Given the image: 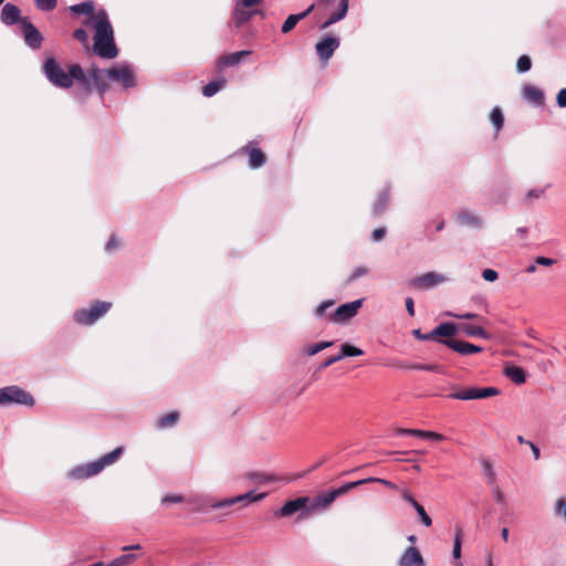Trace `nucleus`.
<instances>
[{"instance_id": "nucleus-1", "label": "nucleus", "mask_w": 566, "mask_h": 566, "mask_svg": "<svg viewBox=\"0 0 566 566\" xmlns=\"http://www.w3.org/2000/svg\"><path fill=\"white\" fill-rule=\"evenodd\" d=\"M70 10L75 14L88 15L85 24L95 31L94 53L102 59H115L118 55V50L114 41V31L107 12L102 9L94 13L93 1L73 4L70 7Z\"/></svg>"}, {"instance_id": "nucleus-2", "label": "nucleus", "mask_w": 566, "mask_h": 566, "mask_svg": "<svg viewBox=\"0 0 566 566\" xmlns=\"http://www.w3.org/2000/svg\"><path fill=\"white\" fill-rule=\"evenodd\" d=\"M43 73L53 85L61 88L71 87L74 80L84 88L90 87L86 74L78 64H72L69 72H65L54 57H49L43 64Z\"/></svg>"}, {"instance_id": "nucleus-3", "label": "nucleus", "mask_w": 566, "mask_h": 566, "mask_svg": "<svg viewBox=\"0 0 566 566\" xmlns=\"http://www.w3.org/2000/svg\"><path fill=\"white\" fill-rule=\"evenodd\" d=\"M123 453V448L118 447L113 451L102 455L95 461L77 465L69 472V476L74 480H84L102 472L107 465L115 463Z\"/></svg>"}, {"instance_id": "nucleus-4", "label": "nucleus", "mask_w": 566, "mask_h": 566, "mask_svg": "<svg viewBox=\"0 0 566 566\" xmlns=\"http://www.w3.org/2000/svg\"><path fill=\"white\" fill-rule=\"evenodd\" d=\"M265 497V493L254 494V492H248L244 494H240L233 497H228L219 501H205L200 505L199 510L202 512H208L209 510H223L231 507L234 504L243 503V502H258Z\"/></svg>"}, {"instance_id": "nucleus-5", "label": "nucleus", "mask_w": 566, "mask_h": 566, "mask_svg": "<svg viewBox=\"0 0 566 566\" xmlns=\"http://www.w3.org/2000/svg\"><path fill=\"white\" fill-rule=\"evenodd\" d=\"M111 307V302L96 301L87 308L77 310L74 313V321L80 325H93L103 317Z\"/></svg>"}, {"instance_id": "nucleus-6", "label": "nucleus", "mask_w": 566, "mask_h": 566, "mask_svg": "<svg viewBox=\"0 0 566 566\" xmlns=\"http://www.w3.org/2000/svg\"><path fill=\"white\" fill-rule=\"evenodd\" d=\"M23 405L32 407L33 397L18 386H7L0 388V406Z\"/></svg>"}, {"instance_id": "nucleus-7", "label": "nucleus", "mask_w": 566, "mask_h": 566, "mask_svg": "<svg viewBox=\"0 0 566 566\" xmlns=\"http://www.w3.org/2000/svg\"><path fill=\"white\" fill-rule=\"evenodd\" d=\"M105 75L108 81L116 82L124 88H130L135 86V76L133 70L126 63L106 69Z\"/></svg>"}, {"instance_id": "nucleus-8", "label": "nucleus", "mask_w": 566, "mask_h": 566, "mask_svg": "<svg viewBox=\"0 0 566 566\" xmlns=\"http://www.w3.org/2000/svg\"><path fill=\"white\" fill-rule=\"evenodd\" d=\"M448 281V276L438 272H427L424 274L412 277L409 285L416 290L426 291L433 289Z\"/></svg>"}, {"instance_id": "nucleus-9", "label": "nucleus", "mask_w": 566, "mask_h": 566, "mask_svg": "<svg viewBox=\"0 0 566 566\" xmlns=\"http://www.w3.org/2000/svg\"><path fill=\"white\" fill-rule=\"evenodd\" d=\"M20 31L25 44L30 49L38 50L41 48L43 36L28 17H23L22 20L20 21Z\"/></svg>"}, {"instance_id": "nucleus-10", "label": "nucleus", "mask_w": 566, "mask_h": 566, "mask_svg": "<svg viewBox=\"0 0 566 566\" xmlns=\"http://www.w3.org/2000/svg\"><path fill=\"white\" fill-rule=\"evenodd\" d=\"M363 305V300H355L338 306L334 312L327 315L329 322L346 323L356 316L358 310Z\"/></svg>"}, {"instance_id": "nucleus-11", "label": "nucleus", "mask_w": 566, "mask_h": 566, "mask_svg": "<svg viewBox=\"0 0 566 566\" xmlns=\"http://www.w3.org/2000/svg\"><path fill=\"white\" fill-rule=\"evenodd\" d=\"M260 14L261 17H264V13L262 10L258 9L254 6H244L243 1L238 0L232 13V21L235 28H241L244 23L250 21V19L255 15Z\"/></svg>"}, {"instance_id": "nucleus-12", "label": "nucleus", "mask_w": 566, "mask_h": 566, "mask_svg": "<svg viewBox=\"0 0 566 566\" xmlns=\"http://www.w3.org/2000/svg\"><path fill=\"white\" fill-rule=\"evenodd\" d=\"M340 41L337 36L326 34L315 45V50L321 61L326 63L338 49Z\"/></svg>"}, {"instance_id": "nucleus-13", "label": "nucleus", "mask_w": 566, "mask_h": 566, "mask_svg": "<svg viewBox=\"0 0 566 566\" xmlns=\"http://www.w3.org/2000/svg\"><path fill=\"white\" fill-rule=\"evenodd\" d=\"M440 343L461 355L478 354L483 350L480 346L462 340L440 339Z\"/></svg>"}, {"instance_id": "nucleus-14", "label": "nucleus", "mask_w": 566, "mask_h": 566, "mask_svg": "<svg viewBox=\"0 0 566 566\" xmlns=\"http://www.w3.org/2000/svg\"><path fill=\"white\" fill-rule=\"evenodd\" d=\"M86 77H87L88 81H92L94 83V85L97 88L101 97L108 90V85L106 83L107 77L105 75V70H101L97 66H92L88 70ZM88 84L91 85V82H88ZM90 88H91V86L87 90H90Z\"/></svg>"}, {"instance_id": "nucleus-15", "label": "nucleus", "mask_w": 566, "mask_h": 566, "mask_svg": "<svg viewBox=\"0 0 566 566\" xmlns=\"http://www.w3.org/2000/svg\"><path fill=\"white\" fill-rule=\"evenodd\" d=\"M308 497H297L295 500L287 501L276 513L280 516H291L298 511H303L304 513H308L306 504L308 503Z\"/></svg>"}, {"instance_id": "nucleus-16", "label": "nucleus", "mask_w": 566, "mask_h": 566, "mask_svg": "<svg viewBox=\"0 0 566 566\" xmlns=\"http://www.w3.org/2000/svg\"><path fill=\"white\" fill-rule=\"evenodd\" d=\"M0 19L6 25H13L15 23L20 24V21L22 20L21 11L15 4L6 3L2 7Z\"/></svg>"}, {"instance_id": "nucleus-17", "label": "nucleus", "mask_w": 566, "mask_h": 566, "mask_svg": "<svg viewBox=\"0 0 566 566\" xmlns=\"http://www.w3.org/2000/svg\"><path fill=\"white\" fill-rule=\"evenodd\" d=\"M523 98L535 106H543L545 96L542 90L534 85H525L523 87Z\"/></svg>"}, {"instance_id": "nucleus-18", "label": "nucleus", "mask_w": 566, "mask_h": 566, "mask_svg": "<svg viewBox=\"0 0 566 566\" xmlns=\"http://www.w3.org/2000/svg\"><path fill=\"white\" fill-rule=\"evenodd\" d=\"M423 557L418 548L408 547L399 558V566H417L422 564Z\"/></svg>"}, {"instance_id": "nucleus-19", "label": "nucleus", "mask_w": 566, "mask_h": 566, "mask_svg": "<svg viewBox=\"0 0 566 566\" xmlns=\"http://www.w3.org/2000/svg\"><path fill=\"white\" fill-rule=\"evenodd\" d=\"M335 500H336L335 493L332 490H329L327 492L319 493L317 496H315L312 500L310 506L307 507V511L326 509Z\"/></svg>"}, {"instance_id": "nucleus-20", "label": "nucleus", "mask_w": 566, "mask_h": 566, "mask_svg": "<svg viewBox=\"0 0 566 566\" xmlns=\"http://www.w3.org/2000/svg\"><path fill=\"white\" fill-rule=\"evenodd\" d=\"M252 52L250 50L237 51L231 54L222 55L218 60V64L220 67H229L238 65L243 56L250 55Z\"/></svg>"}, {"instance_id": "nucleus-21", "label": "nucleus", "mask_w": 566, "mask_h": 566, "mask_svg": "<svg viewBox=\"0 0 566 566\" xmlns=\"http://www.w3.org/2000/svg\"><path fill=\"white\" fill-rule=\"evenodd\" d=\"M348 11V0H339L338 8L335 12L331 13L327 20L321 25V29H327L332 24L344 19Z\"/></svg>"}, {"instance_id": "nucleus-22", "label": "nucleus", "mask_w": 566, "mask_h": 566, "mask_svg": "<svg viewBox=\"0 0 566 566\" xmlns=\"http://www.w3.org/2000/svg\"><path fill=\"white\" fill-rule=\"evenodd\" d=\"M457 221L461 226H468L472 228H481L483 224L482 219L469 210L460 211L457 216Z\"/></svg>"}, {"instance_id": "nucleus-23", "label": "nucleus", "mask_w": 566, "mask_h": 566, "mask_svg": "<svg viewBox=\"0 0 566 566\" xmlns=\"http://www.w3.org/2000/svg\"><path fill=\"white\" fill-rule=\"evenodd\" d=\"M314 9V4H311L305 11L298 13V14H291L286 18V20L283 22L281 31L282 33H289L292 31L298 21L307 17L312 10Z\"/></svg>"}, {"instance_id": "nucleus-24", "label": "nucleus", "mask_w": 566, "mask_h": 566, "mask_svg": "<svg viewBox=\"0 0 566 566\" xmlns=\"http://www.w3.org/2000/svg\"><path fill=\"white\" fill-rule=\"evenodd\" d=\"M457 332L458 326L451 322L441 323L436 328H433V334H436L438 342L441 339L439 337H452L457 334Z\"/></svg>"}, {"instance_id": "nucleus-25", "label": "nucleus", "mask_w": 566, "mask_h": 566, "mask_svg": "<svg viewBox=\"0 0 566 566\" xmlns=\"http://www.w3.org/2000/svg\"><path fill=\"white\" fill-rule=\"evenodd\" d=\"M506 377H509L513 382L521 385L525 382L526 376L525 371L517 366H507L504 370Z\"/></svg>"}, {"instance_id": "nucleus-26", "label": "nucleus", "mask_w": 566, "mask_h": 566, "mask_svg": "<svg viewBox=\"0 0 566 566\" xmlns=\"http://www.w3.org/2000/svg\"><path fill=\"white\" fill-rule=\"evenodd\" d=\"M389 203V191L387 189L382 190L378 198L376 199L373 206V213L375 216H380L388 207Z\"/></svg>"}, {"instance_id": "nucleus-27", "label": "nucleus", "mask_w": 566, "mask_h": 566, "mask_svg": "<svg viewBox=\"0 0 566 566\" xmlns=\"http://www.w3.org/2000/svg\"><path fill=\"white\" fill-rule=\"evenodd\" d=\"M265 163V156L259 148L249 149V166L252 169H256L263 166Z\"/></svg>"}, {"instance_id": "nucleus-28", "label": "nucleus", "mask_w": 566, "mask_h": 566, "mask_svg": "<svg viewBox=\"0 0 566 566\" xmlns=\"http://www.w3.org/2000/svg\"><path fill=\"white\" fill-rule=\"evenodd\" d=\"M178 420H179V413L177 411L168 412L157 420V428L166 429L169 427H174V426H176Z\"/></svg>"}, {"instance_id": "nucleus-29", "label": "nucleus", "mask_w": 566, "mask_h": 566, "mask_svg": "<svg viewBox=\"0 0 566 566\" xmlns=\"http://www.w3.org/2000/svg\"><path fill=\"white\" fill-rule=\"evenodd\" d=\"M462 331L465 335H468L470 337H481L484 339L490 338L489 333L484 328L476 326V325L464 324L462 326Z\"/></svg>"}, {"instance_id": "nucleus-30", "label": "nucleus", "mask_w": 566, "mask_h": 566, "mask_svg": "<svg viewBox=\"0 0 566 566\" xmlns=\"http://www.w3.org/2000/svg\"><path fill=\"white\" fill-rule=\"evenodd\" d=\"M224 85H226L224 78H219V80L212 81L209 84H207L206 86H203L202 93L205 96L211 97L214 94H217L220 90H222L224 87Z\"/></svg>"}, {"instance_id": "nucleus-31", "label": "nucleus", "mask_w": 566, "mask_h": 566, "mask_svg": "<svg viewBox=\"0 0 566 566\" xmlns=\"http://www.w3.org/2000/svg\"><path fill=\"white\" fill-rule=\"evenodd\" d=\"M490 120L493 124L496 133L501 130L504 124V115L500 107H494L490 114Z\"/></svg>"}, {"instance_id": "nucleus-32", "label": "nucleus", "mask_w": 566, "mask_h": 566, "mask_svg": "<svg viewBox=\"0 0 566 566\" xmlns=\"http://www.w3.org/2000/svg\"><path fill=\"white\" fill-rule=\"evenodd\" d=\"M499 390L495 387L476 388L473 387V399H485L496 396Z\"/></svg>"}, {"instance_id": "nucleus-33", "label": "nucleus", "mask_w": 566, "mask_h": 566, "mask_svg": "<svg viewBox=\"0 0 566 566\" xmlns=\"http://www.w3.org/2000/svg\"><path fill=\"white\" fill-rule=\"evenodd\" d=\"M363 484H366L365 479H361L358 481H353V482H347L337 489H333L332 491L335 493V497H338V496L347 493L348 491L353 490L354 488H357Z\"/></svg>"}, {"instance_id": "nucleus-34", "label": "nucleus", "mask_w": 566, "mask_h": 566, "mask_svg": "<svg viewBox=\"0 0 566 566\" xmlns=\"http://www.w3.org/2000/svg\"><path fill=\"white\" fill-rule=\"evenodd\" d=\"M340 354L343 355V358L344 357H356V356L363 355L364 352L358 347H355L350 344L345 343L340 346Z\"/></svg>"}, {"instance_id": "nucleus-35", "label": "nucleus", "mask_w": 566, "mask_h": 566, "mask_svg": "<svg viewBox=\"0 0 566 566\" xmlns=\"http://www.w3.org/2000/svg\"><path fill=\"white\" fill-rule=\"evenodd\" d=\"M334 343L333 342H319V343H316V344H313L311 346H308L305 352L308 356H314L316 355L317 353L331 347Z\"/></svg>"}, {"instance_id": "nucleus-36", "label": "nucleus", "mask_w": 566, "mask_h": 566, "mask_svg": "<svg viewBox=\"0 0 566 566\" xmlns=\"http://www.w3.org/2000/svg\"><path fill=\"white\" fill-rule=\"evenodd\" d=\"M532 67V61L528 55H521L516 63V70L518 73H525Z\"/></svg>"}, {"instance_id": "nucleus-37", "label": "nucleus", "mask_w": 566, "mask_h": 566, "mask_svg": "<svg viewBox=\"0 0 566 566\" xmlns=\"http://www.w3.org/2000/svg\"><path fill=\"white\" fill-rule=\"evenodd\" d=\"M415 511L417 512L421 523L424 525V526H431L432 524V520L431 517L427 514L426 510L423 509V506L421 504H417L416 506H413Z\"/></svg>"}, {"instance_id": "nucleus-38", "label": "nucleus", "mask_w": 566, "mask_h": 566, "mask_svg": "<svg viewBox=\"0 0 566 566\" xmlns=\"http://www.w3.org/2000/svg\"><path fill=\"white\" fill-rule=\"evenodd\" d=\"M451 399L459 400H472L473 399V388H468L464 390L455 391L449 395Z\"/></svg>"}, {"instance_id": "nucleus-39", "label": "nucleus", "mask_w": 566, "mask_h": 566, "mask_svg": "<svg viewBox=\"0 0 566 566\" xmlns=\"http://www.w3.org/2000/svg\"><path fill=\"white\" fill-rule=\"evenodd\" d=\"M334 304H335V301H333V300H326V301L322 302V303H321V304L315 308V311H314L315 316H316V317H318V318L324 317V316H325V314H326V311H327L328 308H331L332 306H334Z\"/></svg>"}, {"instance_id": "nucleus-40", "label": "nucleus", "mask_w": 566, "mask_h": 566, "mask_svg": "<svg viewBox=\"0 0 566 566\" xmlns=\"http://www.w3.org/2000/svg\"><path fill=\"white\" fill-rule=\"evenodd\" d=\"M410 369L427 370L432 373H441V367L436 364H413L408 366Z\"/></svg>"}, {"instance_id": "nucleus-41", "label": "nucleus", "mask_w": 566, "mask_h": 566, "mask_svg": "<svg viewBox=\"0 0 566 566\" xmlns=\"http://www.w3.org/2000/svg\"><path fill=\"white\" fill-rule=\"evenodd\" d=\"M57 4L56 0H35V6L41 11H52Z\"/></svg>"}, {"instance_id": "nucleus-42", "label": "nucleus", "mask_w": 566, "mask_h": 566, "mask_svg": "<svg viewBox=\"0 0 566 566\" xmlns=\"http://www.w3.org/2000/svg\"><path fill=\"white\" fill-rule=\"evenodd\" d=\"M365 481L366 483H380L391 490L398 489V486L394 482L381 478H366Z\"/></svg>"}, {"instance_id": "nucleus-43", "label": "nucleus", "mask_w": 566, "mask_h": 566, "mask_svg": "<svg viewBox=\"0 0 566 566\" xmlns=\"http://www.w3.org/2000/svg\"><path fill=\"white\" fill-rule=\"evenodd\" d=\"M366 274H368V269L365 268V266H358V268L353 270V272L350 273V275L347 279V282L352 283L355 280H357V279H359V277H361V276H364Z\"/></svg>"}, {"instance_id": "nucleus-44", "label": "nucleus", "mask_w": 566, "mask_h": 566, "mask_svg": "<svg viewBox=\"0 0 566 566\" xmlns=\"http://www.w3.org/2000/svg\"><path fill=\"white\" fill-rule=\"evenodd\" d=\"M461 535L460 532H457L454 536V544L452 551V556L454 559H459L461 557Z\"/></svg>"}, {"instance_id": "nucleus-45", "label": "nucleus", "mask_w": 566, "mask_h": 566, "mask_svg": "<svg viewBox=\"0 0 566 566\" xmlns=\"http://www.w3.org/2000/svg\"><path fill=\"white\" fill-rule=\"evenodd\" d=\"M412 334H413V336L417 339H420V340H433V339H437L436 334H433V329L431 332L424 333V334L421 333L420 329H413Z\"/></svg>"}, {"instance_id": "nucleus-46", "label": "nucleus", "mask_w": 566, "mask_h": 566, "mask_svg": "<svg viewBox=\"0 0 566 566\" xmlns=\"http://www.w3.org/2000/svg\"><path fill=\"white\" fill-rule=\"evenodd\" d=\"M398 434H400V436H413V437L423 438L424 430H420V429H399L398 430Z\"/></svg>"}, {"instance_id": "nucleus-47", "label": "nucleus", "mask_w": 566, "mask_h": 566, "mask_svg": "<svg viewBox=\"0 0 566 566\" xmlns=\"http://www.w3.org/2000/svg\"><path fill=\"white\" fill-rule=\"evenodd\" d=\"M73 36L82 44H86L88 42V34L83 28L76 29L73 33Z\"/></svg>"}, {"instance_id": "nucleus-48", "label": "nucleus", "mask_w": 566, "mask_h": 566, "mask_svg": "<svg viewBox=\"0 0 566 566\" xmlns=\"http://www.w3.org/2000/svg\"><path fill=\"white\" fill-rule=\"evenodd\" d=\"M482 277L488 282H494L499 277V273L493 269H485L482 271Z\"/></svg>"}, {"instance_id": "nucleus-49", "label": "nucleus", "mask_w": 566, "mask_h": 566, "mask_svg": "<svg viewBox=\"0 0 566 566\" xmlns=\"http://www.w3.org/2000/svg\"><path fill=\"white\" fill-rule=\"evenodd\" d=\"M184 501V497L181 495H166L161 499V504L167 505L171 503H180Z\"/></svg>"}, {"instance_id": "nucleus-50", "label": "nucleus", "mask_w": 566, "mask_h": 566, "mask_svg": "<svg viewBox=\"0 0 566 566\" xmlns=\"http://www.w3.org/2000/svg\"><path fill=\"white\" fill-rule=\"evenodd\" d=\"M482 467H483L484 473L489 476V479L491 481H494L495 473H494V470H493L491 463L488 460H484V461H482Z\"/></svg>"}, {"instance_id": "nucleus-51", "label": "nucleus", "mask_w": 566, "mask_h": 566, "mask_svg": "<svg viewBox=\"0 0 566 566\" xmlns=\"http://www.w3.org/2000/svg\"><path fill=\"white\" fill-rule=\"evenodd\" d=\"M555 263H556V260L552 259V258L537 256L535 259V264H538V265L551 266V265H554Z\"/></svg>"}, {"instance_id": "nucleus-52", "label": "nucleus", "mask_w": 566, "mask_h": 566, "mask_svg": "<svg viewBox=\"0 0 566 566\" xmlns=\"http://www.w3.org/2000/svg\"><path fill=\"white\" fill-rule=\"evenodd\" d=\"M386 228H378L375 229L371 233V239L375 242L381 241L386 235Z\"/></svg>"}, {"instance_id": "nucleus-53", "label": "nucleus", "mask_w": 566, "mask_h": 566, "mask_svg": "<svg viewBox=\"0 0 566 566\" xmlns=\"http://www.w3.org/2000/svg\"><path fill=\"white\" fill-rule=\"evenodd\" d=\"M136 558H137V555H135V554H125V555L117 557V562L122 563V565H127V564H130L134 560H136Z\"/></svg>"}, {"instance_id": "nucleus-54", "label": "nucleus", "mask_w": 566, "mask_h": 566, "mask_svg": "<svg viewBox=\"0 0 566 566\" xmlns=\"http://www.w3.org/2000/svg\"><path fill=\"white\" fill-rule=\"evenodd\" d=\"M340 359H343V355L340 353L335 356H331L322 364L321 368H327Z\"/></svg>"}, {"instance_id": "nucleus-55", "label": "nucleus", "mask_w": 566, "mask_h": 566, "mask_svg": "<svg viewBox=\"0 0 566 566\" xmlns=\"http://www.w3.org/2000/svg\"><path fill=\"white\" fill-rule=\"evenodd\" d=\"M556 103L560 108L566 107V88H562L556 97Z\"/></svg>"}, {"instance_id": "nucleus-56", "label": "nucleus", "mask_w": 566, "mask_h": 566, "mask_svg": "<svg viewBox=\"0 0 566 566\" xmlns=\"http://www.w3.org/2000/svg\"><path fill=\"white\" fill-rule=\"evenodd\" d=\"M423 439L442 441L444 439V436H442L441 433L434 432V431H426L424 430Z\"/></svg>"}, {"instance_id": "nucleus-57", "label": "nucleus", "mask_w": 566, "mask_h": 566, "mask_svg": "<svg viewBox=\"0 0 566 566\" xmlns=\"http://www.w3.org/2000/svg\"><path fill=\"white\" fill-rule=\"evenodd\" d=\"M544 189H531L527 193H526V198L527 199H538L539 197H542L544 195Z\"/></svg>"}, {"instance_id": "nucleus-58", "label": "nucleus", "mask_w": 566, "mask_h": 566, "mask_svg": "<svg viewBox=\"0 0 566 566\" xmlns=\"http://www.w3.org/2000/svg\"><path fill=\"white\" fill-rule=\"evenodd\" d=\"M118 241L115 235H112L105 245V250L111 252L118 247Z\"/></svg>"}, {"instance_id": "nucleus-59", "label": "nucleus", "mask_w": 566, "mask_h": 566, "mask_svg": "<svg viewBox=\"0 0 566 566\" xmlns=\"http://www.w3.org/2000/svg\"><path fill=\"white\" fill-rule=\"evenodd\" d=\"M402 499L408 502L409 504H411V506H416L418 504V502L415 500V497L407 491V490H403L402 491V494H401Z\"/></svg>"}, {"instance_id": "nucleus-60", "label": "nucleus", "mask_w": 566, "mask_h": 566, "mask_svg": "<svg viewBox=\"0 0 566 566\" xmlns=\"http://www.w3.org/2000/svg\"><path fill=\"white\" fill-rule=\"evenodd\" d=\"M527 446L530 447V451H532V454H533L534 459L538 460L541 458V450H539V448L535 443H533L532 441L527 442Z\"/></svg>"}, {"instance_id": "nucleus-61", "label": "nucleus", "mask_w": 566, "mask_h": 566, "mask_svg": "<svg viewBox=\"0 0 566 566\" xmlns=\"http://www.w3.org/2000/svg\"><path fill=\"white\" fill-rule=\"evenodd\" d=\"M448 315L452 316V317L461 318V319H472V318L476 317V314H474V313H464V314L448 313Z\"/></svg>"}, {"instance_id": "nucleus-62", "label": "nucleus", "mask_w": 566, "mask_h": 566, "mask_svg": "<svg viewBox=\"0 0 566 566\" xmlns=\"http://www.w3.org/2000/svg\"><path fill=\"white\" fill-rule=\"evenodd\" d=\"M406 310L410 316L415 315V303L411 297L406 298Z\"/></svg>"}, {"instance_id": "nucleus-63", "label": "nucleus", "mask_w": 566, "mask_h": 566, "mask_svg": "<svg viewBox=\"0 0 566 566\" xmlns=\"http://www.w3.org/2000/svg\"><path fill=\"white\" fill-rule=\"evenodd\" d=\"M133 549H140V545H139V544H136V545H128V546H124V547L122 548V551H124V552L133 551Z\"/></svg>"}, {"instance_id": "nucleus-64", "label": "nucleus", "mask_w": 566, "mask_h": 566, "mask_svg": "<svg viewBox=\"0 0 566 566\" xmlns=\"http://www.w3.org/2000/svg\"><path fill=\"white\" fill-rule=\"evenodd\" d=\"M501 537L503 538V541L507 542V539H509V530L506 527L502 528Z\"/></svg>"}]
</instances>
